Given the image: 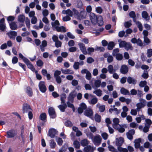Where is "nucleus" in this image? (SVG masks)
I'll list each match as a JSON object with an SVG mask.
<instances>
[{
	"label": "nucleus",
	"instance_id": "69168bd1",
	"mask_svg": "<svg viewBox=\"0 0 152 152\" xmlns=\"http://www.w3.org/2000/svg\"><path fill=\"white\" fill-rule=\"evenodd\" d=\"M137 25L138 28L139 30L140 31H142V24L140 22H137Z\"/></svg>",
	"mask_w": 152,
	"mask_h": 152
},
{
	"label": "nucleus",
	"instance_id": "de8ad7c7",
	"mask_svg": "<svg viewBox=\"0 0 152 152\" xmlns=\"http://www.w3.org/2000/svg\"><path fill=\"white\" fill-rule=\"evenodd\" d=\"M101 81L99 80H95L94 82V86L96 88L99 87L101 85Z\"/></svg>",
	"mask_w": 152,
	"mask_h": 152
},
{
	"label": "nucleus",
	"instance_id": "7c9ffc66",
	"mask_svg": "<svg viewBox=\"0 0 152 152\" xmlns=\"http://www.w3.org/2000/svg\"><path fill=\"white\" fill-rule=\"evenodd\" d=\"M97 107L99 108L100 112H103L105 110V107L104 105H100L99 103H98L96 105Z\"/></svg>",
	"mask_w": 152,
	"mask_h": 152
},
{
	"label": "nucleus",
	"instance_id": "09e8293b",
	"mask_svg": "<svg viewBox=\"0 0 152 152\" xmlns=\"http://www.w3.org/2000/svg\"><path fill=\"white\" fill-rule=\"evenodd\" d=\"M93 95L91 94H89L88 93H86L84 95V98L88 100V102L89 100H90Z\"/></svg>",
	"mask_w": 152,
	"mask_h": 152
},
{
	"label": "nucleus",
	"instance_id": "412c9836",
	"mask_svg": "<svg viewBox=\"0 0 152 152\" xmlns=\"http://www.w3.org/2000/svg\"><path fill=\"white\" fill-rule=\"evenodd\" d=\"M142 18L145 19L146 20H149L150 19V17L146 11H143L142 13Z\"/></svg>",
	"mask_w": 152,
	"mask_h": 152
},
{
	"label": "nucleus",
	"instance_id": "8fccbe9b",
	"mask_svg": "<svg viewBox=\"0 0 152 152\" xmlns=\"http://www.w3.org/2000/svg\"><path fill=\"white\" fill-rule=\"evenodd\" d=\"M73 145L74 147L77 149L79 148L80 146L79 142L77 140L74 141Z\"/></svg>",
	"mask_w": 152,
	"mask_h": 152
},
{
	"label": "nucleus",
	"instance_id": "052dcab7",
	"mask_svg": "<svg viewBox=\"0 0 152 152\" xmlns=\"http://www.w3.org/2000/svg\"><path fill=\"white\" fill-rule=\"evenodd\" d=\"M39 118L42 121H44L45 120L46 118V116L45 113H43L41 114L40 115Z\"/></svg>",
	"mask_w": 152,
	"mask_h": 152
},
{
	"label": "nucleus",
	"instance_id": "3c124183",
	"mask_svg": "<svg viewBox=\"0 0 152 152\" xmlns=\"http://www.w3.org/2000/svg\"><path fill=\"white\" fill-rule=\"evenodd\" d=\"M94 118L96 121L99 122L101 121V116L98 114H95Z\"/></svg>",
	"mask_w": 152,
	"mask_h": 152
},
{
	"label": "nucleus",
	"instance_id": "5701e85b",
	"mask_svg": "<svg viewBox=\"0 0 152 152\" xmlns=\"http://www.w3.org/2000/svg\"><path fill=\"white\" fill-rule=\"evenodd\" d=\"M47 45V42L46 40H43L42 42V44L40 46L41 51L44 52L45 51V48Z\"/></svg>",
	"mask_w": 152,
	"mask_h": 152
},
{
	"label": "nucleus",
	"instance_id": "a211bd4d",
	"mask_svg": "<svg viewBox=\"0 0 152 152\" xmlns=\"http://www.w3.org/2000/svg\"><path fill=\"white\" fill-rule=\"evenodd\" d=\"M98 99L95 96H93L90 100H89L88 102L91 104L94 105L98 102Z\"/></svg>",
	"mask_w": 152,
	"mask_h": 152
},
{
	"label": "nucleus",
	"instance_id": "4be33fe9",
	"mask_svg": "<svg viewBox=\"0 0 152 152\" xmlns=\"http://www.w3.org/2000/svg\"><path fill=\"white\" fill-rule=\"evenodd\" d=\"M61 70L62 73L65 74H72L74 73L72 70L69 69H61Z\"/></svg>",
	"mask_w": 152,
	"mask_h": 152
},
{
	"label": "nucleus",
	"instance_id": "37998d69",
	"mask_svg": "<svg viewBox=\"0 0 152 152\" xmlns=\"http://www.w3.org/2000/svg\"><path fill=\"white\" fill-rule=\"evenodd\" d=\"M115 46L114 43L113 42H109L107 48L109 50H112Z\"/></svg>",
	"mask_w": 152,
	"mask_h": 152
},
{
	"label": "nucleus",
	"instance_id": "bf43d9fd",
	"mask_svg": "<svg viewBox=\"0 0 152 152\" xmlns=\"http://www.w3.org/2000/svg\"><path fill=\"white\" fill-rule=\"evenodd\" d=\"M69 101L67 102V106L68 107L71 108L72 109V110L74 112L75 110V108L74 106Z\"/></svg>",
	"mask_w": 152,
	"mask_h": 152
},
{
	"label": "nucleus",
	"instance_id": "cd10ccee",
	"mask_svg": "<svg viewBox=\"0 0 152 152\" xmlns=\"http://www.w3.org/2000/svg\"><path fill=\"white\" fill-rule=\"evenodd\" d=\"M104 22L102 17L99 15L98 17L97 23L98 26H101L103 24Z\"/></svg>",
	"mask_w": 152,
	"mask_h": 152
},
{
	"label": "nucleus",
	"instance_id": "a878e982",
	"mask_svg": "<svg viewBox=\"0 0 152 152\" xmlns=\"http://www.w3.org/2000/svg\"><path fill=\"white\" fill-rule=\"evenodd\" d=\"M107 68L109 72L111 74L115 72L116 70V69H114L113 66L112 65H109L108 66Z\"/></svg>",
	"mask_w": 152,
	"mask_h": 152
},
{
	"label": "nucleus",
	"instance_id": "f257e3e1",
	"mask_svg": "<svg viewBox=\"0 0 152 152\" xmlns=\"http://www.w3.org/2000/svg\"><path fill=\"white\" fill-rule=\"evenodd\" d=\"M124 142V139L122 137H120L116 138L115 145L117 146V148L119 152H128L127 148H123L121 147Z\"/></svg>",
	"mask_w": 152,
	"mask_h": 152
},
{
	"label": "nucleus",
	"instance_id": "9b49d317",
	"mask_svg": "<svg viewBox=\"0 0 152 152\" xmlns=\"http://www.w3.org/2000/svg\"><path fill=\"white\" fill-rule=\"evenodd\" d=\"M76 94L75 91H72L69 95L68 97L69 101L72 103L74 101V99L75 97Z\"/></svg>",
	"mask_w": 152,
	"mask_h": 152
},
{
	"label": "nucleus",
	"instance_id": "b1692460",
	"mask_svg": "<svg viewBox=\"0 0 152 152\" xmlns=\"http://www.w3.org/2000/svg\"><path fill=\"white\" fill-rule=\"evenodd\" d=\"M141 142V140L140 138H138L135 140L134 141L135 147L136 148H138L140 146V143Z\"/></svg>",
	"mask_w": 152,
	"mask_h": 152
},
{
	"label": "nucleus",
	"instance_id": "aec40b11",
	"mask_svg": "<svg viewBox=\"0 0 152 152\" xmlns=\"http://www.w3.org/2000/svg\"><path fill=\"white\" fill-rule=\"evenodd\" d=\"M62 104L58 106V107L62 112H64L65 109L66 108L67 105L65 102L61 103Z\"/></svg>",
	"mask_w": 152,
	"mask_h": 152
},
{
	"label": "nucleus",
	"instance_id": "6e6552de",
	"mask_svg": "<svg viewBox=\"0 0 152 152\" xmlns=\"http://www.w3.org/2000/svg\"><path fill=\"white\" fill-rule=\"evenodd\" d=\"M135 130L134 129H131L126 133V135L128 139L132 140L133 139V136L135 134Z\"/></svg>",
	"mask_w": 152,
	"mask_h": 152
},
{
	"label": "nucleus",
	"instance_id": "13d9d810",
	"mask_svg": "<svg viewBox=\"0 0 152 152\" xmlns=\"http://www.w3.org/2000/svg\"><path fill=\"white\" fill-rule=\"evenodd\" d=\"M66 95L65 94H63L61 95V103L65 102L64 99L66 98Z\"/></svg>",
	"mask_w": 152,
	"mask_h": 152
},
{
	"label": "nucleus",
	"instance_id": "0e129e2a",
	"mask_svg": "<svg viewBox=\"0 0 152 152\" xmlns=\"http://www.w3.org/2000/svg\"><path fill=\"white\" fill-rule=\"evenodd\" d=\"M65 125L67 127H71L72 125V122L69 120L66 121L65 123Z\"/></svg>",
	"mask_w": 152,
	"mask_h": 152
},
{
	"label": "nucleus",
	"instance_id": "9d476101",
	"mask_svg": "<svg viewBox=\"0 0 152 152\" xmlns=\"http://www.w3.org/2000/svg\"><path fill=\"white\" fill-rule=\"evenodd\" d=\"M57 133V131L54 129H51L49 131L48 134L51 138H54Z\"/></svg>",
	"mask_w": 152,
	"mask_h": 152
},
{
	"label": "nucleus",
	"instance_id": "c9c22d12",
	"mask_svg": "<svg viewBox=\"0 0 152 152\" xmlns=\"http://www.w3.org/2000/svg\"><path fill=\"white\" fill-rule=\"evenodd\" d=\"M63 14H66L69 15V16L72 17L73 15L72 12L70 9H68L65 11H63L62 12Z\"/></svg>",
	"mask_w": 152,
	"mask_h": 152
},
{
	"label": "nucleus",
	"instance_id": "f3484780",
	"mask_svg": "<svg viewBox=\"0 0 152 152\" xmlns=\"http://www.w3.org/2000/svg\"><path fill=\"white\" fill-rule=\"evenodd\" d=\"M95 148L90 145L87 146L84 148L85 152H93Z\"/></svg>",
	"mask_w": 152,
	"mask_h": 152
},
{
	"label": "nucleus",
	"instance_id": "e2e57ef3",
	"mask_svg": "<svg viewBox=\"0 0 152 152\" xmlns=\"http://www.w3.org/2000/svg\"><path fill=\"white\" fill-rule=\"evenodd\" d=\"M145 122L146 123L145 125L147 126H149V127H150V125L152 123L151 121L149 119H147L145 120Z\"/></svg>",
	"mask_w": 152,
	"mask_h": 152
},
{
	"label": "nucleus",
	"instance_id": "1a4fd4ad",
	"mask_svg": "<svg viewBox=\"0 0 152 152\" xmlns=\"http://www.w3.org/2000/svg\"><path fill=\"white\" fill-rule=\"evenodd\" d=\"M10 39H15L17 35V32L14 31H10L7 34Z\"/></svg>",
	"mask_w": 152,
	"mask_h": 152
},
{
	"label": "nucleus",
	"instance_id": "72a5a7b5",
	"mask_svg": "<svg viewBox=\"0 0 152 152\" xmlns=\"http://www.w3.org/2000/svg\"><path fill=\"white\" fill-rule=\"evenodd\" d=\"M26 92L28 95L31 96L32 95L33 92L31 88L29 87H28L26 89Z\"/></svg>",
	"mask_w": 152,
	"mask_h": 152
},
{
	"label": "nucleus",
	"instance_id": "dca6fc26",
	"mask_svg": "<svg viewBox=\"0 0 152 152\" xmlns=\"http://www.w3.org/2000/svg\"><path fill=\"white\" fill-rule=\"evenodd\" d=\"M128 71V68L127 66L125 65H122L120 69V72L121 73L125 74Z\"/></svg>",
	"mask_w": 152,
	"mask_h": 152
},
{
	"label": "nucleus",
	"instance_id": "ddd939ff",
	"mask_svg": "<svg viewBox=\"0 0 152 152\" xmlns=\"http://www.w3.org/2000/svg\"><path fill=\"white\" fill-rule=\"evenodd\" d=\"M104 57L105 58H107V62L108 63H110L113 61V57L112 56L110 55L108 53H104Z\"/></svg>",
	"mask_w": 152,
	"mask_h": 152
},
{
	"label": "nucleus",
	"instance_id": "2f4dec72",
	"mask_svg": "<svg viewBox=\"0 0 152 152\" xmlns=\"http://www.w3.org/2000/svg\"><path fill=\"white\" fill-rule=\"evenodd\" d=\"M94 94H96L98 96H101L102 94V91L100 89H96L93 92Z\"/></svg>",
	"mask_w": 152,
	"mask_h": 152
},
{
	"label": "nucleus",
	"instance_id": "49530a36",
	"mask_svg": "<svg viewBox=\"0 0 152 152\" xmlns=\"http://www.w3.org/2000/svg\"><path fill=\"white\" fill-rule=\"evenodd\" d=\"M88 141L86 139H84L81 142V145L83 146L87 145L88 144Z\"/></svg>",
	"mask_w": 152,
	"mask_h": 152
},
{
	"label": "nucleus",
	"instance_id": "c756f323",
	"mask_svg": "<svg viewBox=\"0 0 152 152\" xmlns=\"http://www.w3.org/2000/svg\"><path fill=\"white\" fill-rule=\"evenodd\" d=\"M115 129L118 130L119 132L123 133L125 131V129L121 125H118L116 128H114Z\"/></svg>",
	"mask_w": 152,
	"mask_h": 152
},
{
	"label": "nucleus",
	"instance_id": "4c0bfd02",
	"mask_svg": "<svg viewBox=\"0 0 152 152\" xmlns=\"http://www.w3.org/2000/svg\"><path fill=\"white\" fill-rule=\"evenodd\" d=\"M56 31L58 32L63 31L64 32H66L65 28L63 26H58L56 28Z\"/></svg>",
	"mask_w": 152,
	"mask_h": 152
},
{
	"label": "nucleus",
	"instance_id": "e433bc0d",
	"mask_svg": "<svg viewBox=\"0 0 152 152\" xmlns=\"http://www.w3.org/2000/svg\"><path fill=\"white\" fill-rule=\"evenodd\" d=\"M118 42H119V45L120 48H125L126 44V42L124 41H122L121 39L118 40Z\"/></svg>",
	"mask_w": 152,
	"mask_h": 152
},
{
	"label": "nucleus",
	"instance_id": "4468645a",
	"mask_svg": "<svg viewBox=\"0 0 152 152\" xmlns=\"http://www.w3.org/2000/svg\"><path fill=\"white\" fill-rule=\"evenodd\" d=\"M78 45L80 47V50L82 53L84 54H87V52L86 51L85 45L83 43H79L78 44Z\"/></svg>",
	"mask_w": 152,
	"mask_h": 152
},
{
	"label": "nucleus",
	"instance_id": "79ce46f5",
	"mask_svg": "<svg viewBox=\"0 0 152 152\" xmlns=\"http://www.w3.org/2000/svg\"><path fill=\"white\" fill-rule=\"evenodd\" d=\"M56 145V143L53 140H51L50 141V145L51 148L53 149L55 148Z\"/></svg>",
	"mask_w": 152,
	"mask_h": 152
},
{
	"label": "nucleus",
	"instance_id": "6e6d98bb",
	"mask_svg": "<svg viewBox=\"0 0 152 152\" xmlns=\"http://www.w3.org/2000/svg\"><path fill=\"white\" fill-rule=\"evenodd\" d=\"M86 78L88 80H90L91 78V74L89 71L86 74Z\"/></svg>",
	"mask_w": 152,
	"mask_h": 152
},
{
	"label": "nucleus",
	"instance_id": "338daca9",
	"mask_svg": "<svg viewBox=\"0 0 152 152\" xmlns=\"http://www.w3.org/2000/svg\"><path fill=\"white\" fill-rule=\"evenodd\" d=\"M80 63L79 62H75L73 65V68L75 69H77L79 68Z\"/></svg>",
	"mask_w": 152,
	"mask_h": 152
},
{
	"label": "nucleus",
	"instance_id": "bb28decb",
	"mask_svg": "<svg viewBox=\"0 0 152 152\" xmlns=\"http://www.w3.org/2000/svg\"><path fill=\"white\" fill-rule=\"evenodd\" d=\"M86 16V13L84 12H81L77 15V19L81 20L85 18Z\"/></svg>",
	"mask_w": 152,
	"mask_h": 152
},
{
	"label": "nucleus",
	"instance_id": "423d86ee",
	"mask_svg": "<svg viewBox=\"0 0 152 152\" xmlns=\"http://www.w3.org/2000/svg\"><path fill=\"white\" fill-rule=\"evenodd\" d=\"M39 87L40 91L42 93H45L46 90V87L44 81H40L39 84Z\"/></svg>",
	"mask_w": 152,
	"mask_h": 152
},
{
	"label": "nucleus",
	"instance_id": "c03bdc74",
	"mask_svg": "<svg viewBox=\"0 0 152 152\" xmlns=\"http://www.w3.org/2000/svg\"><path fill=\"white\" fill-rule=\"evenodd\" d=\"M51 25L53 27L55 28L58 26L59 25V23L58 20H56L54 22H52L51 23Z\"/></svg>",
	"mask_w": 152,
	"mask_h": 152
},
{
	"label": "nucleus",
	"instance_id": "5fc2aeb1",
	"mask_svg": "<svg viewBox=\"0 0 152 152\" xmlns=\"http://www.w3.org/2000/svg\"><path fill=\"white\" fill-rule=\"evenodd\" d=\"M25 23L26 27L28 28V29H29L30 27V21L28 18H26Z\"/></svg>",
	"mask_w": 152,
	"mask_h": 152
},
{
	"label": "nucleus",
	"instance_id": "39448f33",
	"mask_svg": "<svg viewBox=\"0 0 152 152\" xmlns=\"http://www.w3.org/2000/svg\"><path fill=\"white\" fill-rule=\"evenodd\" d=\"M90 19L93 24L96 25L97 23L98 17L94 13L91 12L89 15Z\"/></svg>",
	"mask_w": 152,
	"mask_h": 152
},
{
	"label": "nucleus",
	"instance_id": "20e7f679",
	"mask_svg": "<svg viewBox=\"0 0 152 152\" xmlns=\"http://www.w3.org/2000/svg\"><path fill=\"white\" fill-rule=\"evenodd\" d=\"M25 17L23 15H20L18 17V21L19 22V26L21 27L24 26V21Z\"/></svg>",
	"mask_w": 152,
	"mask_h": 152
},
{
	"label": "nucleus",
	"instance_id": "864d4df0",
	"mask_svg": "<svg viewBox=\"0 0 152 152\" xmlns=\"http://www.w3.org/2000/svg\"><path fill=\"white\" fill-rule=\"evenodd\" d=\"M147 55L148 58H150L152 56V49H148L147 52Z\"/></svg>",
	"mask_w": 152,
	"mask_h": 152
},
{
	"label": "nucleus",
	"instance_id": "f8f14e48",
	"mask_svg": "<svg viewBox=\"0 0 152 152\" xmlns=\"http://www.w3.org/2000/svg\"><path fill=\"white\" fill-rule=\"evenodd\" d=\"M31 110V109L28 104L25 103L23 104V113L29 112Z\"/></svg>",
	"mask_w": 152,
	"mask_h": 152
},
{
	"label": "nucleus",
	"instance_id": "58836bf2",
	"mask_svg": "<svg viewBox=\"0 0 152 152\" xmlns=\"http://www.w3.org/2000/svg\"><path fill=\"white\" fill-rule=\"evenodd\" d=\"M125 48L127 50H132L133 49L132 44L129 42L126 43Z\"/></svg>",
	"mask_w": 152,
	"mask_h": 152
},
{
	"label": "nucleus",
	"instance_id": "f704fd0d",
	"mask_svg": "<svg viewBox=\"0 0 152 152\" xmlns=\"http://www.w3.org/2000/svg\"><path fill=\"white\" fill-rule=\"evenodd\" d=\"M127 82L129 84H135L136 83V80L132 77H129L127 78Z\"/></svg>",
	"mask_w": 152,
	"mask_h": 152
},
{
	"label": "nucleus",
	"instance_id": "6ab92c4d",
	"mask_svg": "<svg viewBox=\"0 0 152 152\" xmlns=\"http://www.w3.org/2000/svg\"><path fill=\"white\" fill-rule=\"evenodd\" d=\"M93 114V112L92 110L90 108H88L84 113V114L85 115L90 118L92 116Z\"/></svg>",
	"mask_w": 152,
	"mask_h": 152
},
{
	"label": "nucleus",
	"instance_id": "680f3d73",
	"mask_svg": "<svg viewBox=\"0 0 152 152\" xmlns=\"http://www.w3.org/2000/svg\"><path fill=\"white\" fill-rule=\"evenodd\" d=\"M131 20L129 21L126 22L124 23V26L126 28H129L131 25Z\"/></svg>",
	"mask_w": 152,
	"mask_h": 152
},
{
	"label": "nucleus",
	"instance_id": "774afa93",
	"mask_svg": "<svg viewBox=\"0 0 152 152\" xmlns=\"http://www.w3.org/2000/svg\"><path fill=\"white\" fill-rule=\"evenodd\" d=\"M115 56L116 57V59L118 60H121L123 58L122 55L120 53L117 55Z\"/></svg>",
	"mask_w": 152,
	"mask_h": 152
},
{
	"label": "nucleus",
	"instance_id": "603ef678",
	"mask_svg": "<svg viewBox=\"0 0 152 152\" xmlns=\"http://www.w3.org/2000/svg\"><path fill=\"white\" fill-rule=\"evenodd\" d=\"M95 10L96 12L99 14H101L102 13L103 10L102 7H96L95 8Z\"/></svg>",
	"mask_w": 152,
	"mask_h": 152
},
{
	"label": "nucleus",
	"instance_id": "2eb2a0df",
	"mask_svg": "<svg viewBox=\"0 0 152 152\" xmlns=\"http://www.w3.org/2000/svg\"><path fill=\"white\" fill-rule=\"evenodd\" d=\"M7 137L8 138H12L15 137L16 134L15 133V131L12 130L8 131L7 132Z\"/></svg>",
	"mask_w": 152,
	"mask_h": 152
},
{
	"label": "nucleus",
	"instance_id": "ea45409f",
	"mask_svg": "<svg viewBox=\"0 0 152 152\" xmlns=\"http://www.w3.org/2000/svg\"><path fill=\"white\" fill-rule=\"evenodd\" d=\"M10 28L11 29L15 30L17 29V25L15 22H12L10 24Z\"/></svg>",
	"mask_w": 152,
	"mask_h": 152
},
{
	"label": "nucleus",
	"instance_id": "7ed1b4c3",
	"mask_svg": "<svg viewBox=\"0 0 152 152\" xmlns=\"http://www.w3.org/2000/svg\"><path fill=\"white\" fill-rule=\"evenodd\" d=\"M140 102L136 104L137 108L136 109L137 110V111H139L140 109L144 107L146 103V101L145 99H140Z\"/></svg>",
	"mask_w": 152,
	"mask_h": 152
},
{
	"label": "nucleus",
	"instance_id": "f03ea898",
	"mask_svg": "<svg viewBox=\"0 0 152 152\" xmlns=\"http://www.w3.org/2000/svg\"><path fill=\"white\" fill-rule=\"evenodd\" d=\"M102 138L99 134L94 136L92 140L94 144L96 146H99L101 143Z\"/></svg>",
	"mask_w": 152,
	"mask_h": 152
},
{
	"label": "nucleus",
	"instance_id": "a18cd8bd",
	"mask_svg": "<svg viewBox=\"0 0 152 152\" xmlns=\"http://www.w3.org/2000/svg\"><path fill=\"white\" fill-rule=\"evenodd\" d=\"M56 140L58 145L61 146L63 144V141L61 138L60 137H57Z\"/></svg>",
	"mask_w": 152,
	"mask_h": 152
},
{
	"label": "nucleus",
	"instance_id": "0eeeda50",
	"mask_svg": "<svg viewBox=\"0 0 152 152\" xmlns=\"http://www.w3.org/2000/svg\"><path fill=\"white\" fill-rule=\"evenodd\" d=\"M48 112L50 117L52 118H55L56 115L54 109L53 107H50L48 110Z\"/></svg>",
	"mask_w": 152,
	"mask_h": 152
},
{
	"label": "nucleus",
	"instance_id": "393cba45",
	"mask_svg": "<svg viewBox=\"0 0 152 152\" xmlns=\"http://www.w3.org/2000/svg\"><path fill=\"white\" fill-rule=\"evenodd\" d=\"M113 127L114 128H116V126L118 125H119V120L117 118H115L113 119Z\"/></svg>",
	"mask_w": 152,
	"mask_h": 152
},
{
	"label": "nucleus",
	"instance_id": "4d7b16f0",
	"mask_svg": "<svg viewBox=\"0 0 152 152\" xmlns=\"http://www.w3.org/2000/svg\"><path fill=\"white\" fill-rule=\"evenodd\" d=\"M119 49L118 48H116L114 49L113 52V55L114 56H115L116 55L118 54L119 52Z\"/></svg>",
	"mask_w": 152,
	"mask_h": 152
},
{
	"label": "nucleus",
	"instance_id": "a19ab883",
	"mask_svg": "<svg viewBox=\"0 0 152 152\" xmlns=\"http://www.w3.org/2000/svg\"><path fill=\"white\" fill-rule=\"evenodd\" d=\"M68 145L67 144H64L60 149L59 151V152H65L67 149Z\"/></svg>",
	"mask_w": 152,
	"mask_h": 152
},
{
	"label": "nucleus",
	"instance_id": "473e14b6",
	"mask_svg": "<svg viewBox=\"0 0 152 152\" xmlns=\"http://www.w3.org/2000/svg\"><path fill=\"white\" fill-rule=\"evenodd\" d=\"M108 148L109 150L110 151L113 152H119L118 149H117L115 148L113 146L111 145H109L108 147Z\"/></svg>",
	"mask_w": 152,
	"mask_h": 152
},
{
	"label": "nucleus",
	"instance_id": "c85d7f7f",
	"mask_svg": "<svg viewBox=\"0 0 152 152\" xmlns=\"http://www.w3.org/2000/svg\"><path fill=\"white\" fill-rule=\"evenodd\" d=\"M120 91L121 94L124 95H129L130 94L129 91L124 88H121Z\"/></svg>",
	"mask_w": 152,
	"mask_h": 152
}]
</instances>
